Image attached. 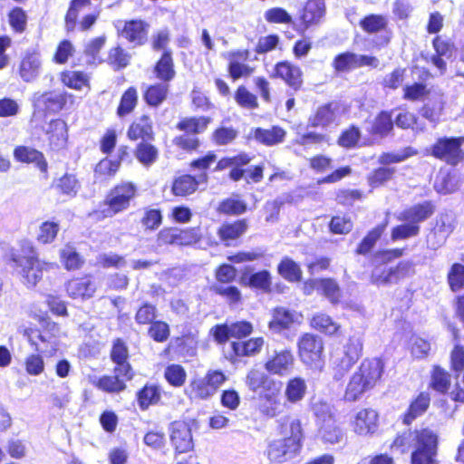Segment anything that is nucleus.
<instances>
[{
	"instance_id": "nucleus-43",
	"label": "nucleus",
	"mask_w": 464,
	"mask_h": 464,
	"mask_svg": "<svg viewBox=\"0 0 464 464\" xmlns=\"http://www.w3.org/2000/svg\"><path fill=\"white\" fill-rule=\"evenodd\" d=\"M216 282L211 291L223 296H232V266L227 264L218 266L215 271Z\"/></svg>"
},
{
	"instance_id": "nucleus-52",
	"label": "nucleus",
	"mask_w": 464,
	"mask_h": 464,
	"mask_svg": "<svg viewBox=\"0 0 464 464\" xmlns=\"http://www.w3.org/2000/svg\"><path fill=\"white\" fill-rule=\"evenodd\" d=\"M6 17L13 34H23L27 31L29 17L23 7L19 5L11 7L6 14Z\"/></svg>"
},
{
	"instance_id": "nucleus-26",
	"label": "nucleus",
	"mask_w": 464,
	"mask_h": 464,
	"mask_svg": "<svg viewBox=\"0 0 464 464\" xmlns=\"http://www.w3.org/2000/svg\"><path fill=\"white\" fill-rule=\"evenodd\" d=\"M394 122L392 120V111H379L370 127L367 129L369 136L368 142L365 144L372 145L377 140L384 139L392 133Z\"/></svg>"
},
{
	"instance_id": "nucleus-53",
	"label": "nucleus",
	"mask_w": 464,
	"mask_h": 464,
	"mask_svg": "<svg viewBox=\"0 0 464 464\" xmlns=\"http://www.w3.org/2000/svg\"><path fill=\"white\" fill-rule=\"evenodd\" d=\"M52 186L60 195L74 198L81 188V183L76 174L65 172Z\"/></svg>"
},
{
	"instance_id": "nucleus-22",
	"label": "nucleus",
	"mask_w": 464,
	"mask_h": 464,
	"mask_svg": "<svg viewBox=\"0 0 464 464\" xmlns=\"http://www.w3.org/2000/svg\"><path fill=\"white\" fill-rule=\"evenodd\" d=\"M38 102L45 115L54 114L72 107L75 103V96L65 91L60 92L49 91L41 94Z\"/></svg>"
},
{
	"instance_id": "nucleus-21",
	"label": "nucleus",
	"mask_w": 464,
	"mask_h": 464,
	"mask_svg": "<svg viewBox=\"0 0 464 464\" xmlns=\"http://www.w3.org/2000/svg\"><path fill=\"white\" fill-rule=\"evenodd\" d=\"M359 26L367 34L384 33L381 37L380 44L387 45L392 38V33L389 28L388 18L382 14H368L359 21Z\"/></svg>"
},
{
	"instance_id": "nucleus-4",
	"label": "nucleus",
	"mask_w": 464,
	"mask_h": 464,
	"mask_svg": "<svg viewBox=\"0 0 464 464\" xmlns=\"http://www.w3.org/2000/svg\"><path fill=\"white\" fill-rule=\"evenodd\" d=\"M130 357L127 343L122 338H115L109 352L110 361L113 364L111 374L100 376L94 382V386L109 394H120L125 392L128 382L136 376Z\"/></svg>"
},
{
	"instance_id": "nucleus-18",
	"label": "nucleus",
	"mask_w": 464,
	"mask_h": 464,
	"mask_svg": "<svg viewBox=\"0 0 464 464\" xmlns=\"http://www.w3.org/2000/svg\"><path fill=\"white\" fill-rule=\"evenodd\" d=\"M208 181L207 172H200L198 175L182 173L172 179L170 192L174 197L187 198L196 193L200 185H205Z\"/></svg>"
},
{
	"instance_id": "nucleus-13",
	"label": "nucleus",
	"mask_w": 464,
	"mask_h": 464,
	"mask_svg": "<svg viewBox=\"0 0 464 464\" xmlns=\"http://www.w3.org/2000/svg\"><path fill=\"white\" fill-rule=\"evenodd\" d=\"M90 5L91 0H70L68 9L64 14V29L66 33H73L76 30L87 32L92 28L99 19L100 11L86 14L79 21L81 10Z\"/></svg>"
},
{
	"instance_id": "nucleus-31",
	"label": "nucleus",
	"mask_w": 464,
	"mask_h": 464,
	"mask_svg": "<svg viewBox=\"0 0 464 464\" xmlns=\"http://www.w3.org/2000/svg\"><path fill=\"white\" fill-rule=\"evenodd\" d=\"M126 137L130 141L153 140L155 133L150 117L142 114L131 121L127 128Z\"/></svg>"
},
{
	"instance_id": "nucleus-16",
	"label": "nucleus",
	"mask_w": 464,
	"mask_h": 464,
	"mask_svg": "<svg viewBox=\"0 0 464 464\" xmlns=\"http://www.w3.org/2000/svg\"><path fill=\"white\" fill-rule=\"evenodd\" d=\"M270 78L281 80L294 92H299L304 88V72L301 67L288 60L276 63Z\"/></svg>"
},
{
	"instance_id": "nucleus-47",
	"label": "nucleus",
	"mask_w": 464,
	"mask_h": 464,
	"mask_svg": "<svg viewBox=\"0 0 464 464\" xmlns=\"http://www.w3.org/2000/svg\"><path fill=\"white\" fill-rule=\"evenodd\" d=\"M59 79L63 86L74 91L90 87V77L83 71L63 70L60 72Z\"/></svg>"
},
{
	"instance_id": "nucleus-34",
	"label": "nucleus",
	"mask_w": 464,
	"mask_h": 464,
	"mask_svg": "<svg viewBox=\"0 0 464 464\" xmlns=\"http://www.w3.org/2000/svg\"><path fill=\"white\" fill-rule=\"evenodd\" d=\"M246 383L250 391L258 394V397L263 396L264 393L275 391L276 387L281 385L280 382H276L270 375L258 369H251L247 372Z\"/></svg>"
},
{
	"instance_id": "nucleus-12",
	"label": "nucleus",
	"mask_w": 464,
	"mask_h": 464,
	"mask_svg": "<svg viewBox=\"0 0 464 464\" xmlns=\"http://www.w3.org/2000/svg\"><path fill=\"white\" fill-rule=\"evenodd\" d=\"M226 380L221 371H209L203 378H192L184 393L190 401H205L215 394Z\"/></svg>"
},
{
	"instance_id": "nucleus-35",
	"label": "nucleus",
	"mask_w": 464,
	"mask_h": 464,
	"mask_svg": "<svg viewBox=\"0 0 464 464\" xmlns=\"http://www.w3.org/2000/svg\"><path fill=\"white\" fill-rule=\"evenodd\" d=\"M46 136L49 147L53 150L64 149L68 141V127L62 119H53L48 123Z\"/></svg>"
},
{
	"instance_id": "nucleus-38",
	"label": "nucleus",
	"mask_w": 464,
	"mask_h": 464,
	"mask_svg": "<svg viewBox=\"0 0 464 464\" xmlns=\"http://www.w3.org/2000/svg\"><path fill=\"white\" fill-rule=\"evenodd\" d=\"M362 343L359 338L350 337L343 347V354L340 358L337 368L344 372H348L362 357Z\"/></svg>"
},
{
	"instance_id": "nucleus-62",
	"label": "nucleus",
	"mask_w": 464,
	"mask_h": 464,
	"mask_svg": "<svg viewBox=\"0 0 464 464\" xmlns=\"http://www.w3.org/2000/svg\"><path fill=\"white\" fill-rule=\"evenodd\" d=\"M138 105V91L135 86L127 88L121 96L120 102L116 109L118 117L122 118L130 115Z\"/></svg>"
},
{
	"instance_id": "nucleus-44",
	"label": "nucleus",
	"mask_w": 464,
	"mask_h": 464,
	"mask_svg": "<svg viewBox=\"0 0 464 464\" xmlns=\"http://www.w3.org/2000/svg\"><path fill=\"white\" fill-rule=\"evenodd\" d=\"M460 180L453 169L440 171L436 176L433 188L440 195H449L459 190Z\"/></svg>"
},
{
	"instance_id": "nucleus-58",
	"label": "nucleus",
	"mask_w": 464,
	"mask_h": 464,
	"mask_svg": "<svg viewBox=\"0 0 464 464\" xmlns=\"http://www.w3.org/2000/svg\"><path fill=\"white\" fill-rule=\"evenodd\" d=\"M41 61L34 53H26L21 60L19 64V75L21 78L29 82L33 81L39 73Z\"/></svg>"
},
{
	"instance_id": "nucleus-6",
	"label": "nucleus",
	"mask_w": 464,
	"mask_h": 464,
	"mask_svg": "<svg viewBox=\"0 0 464 464\" xmlns=\"http://www.w3.org/2000/svg\"><path fill=\"white\" fill-rule=\"evenodd\" d=\"M383 372L384 362L381 358L363 359L356 371L350 376L343 400L347 402L359 401L366 392L380 384Z\"/></svg>"
},
{
	"instance_id": "nucleus-59",
	"label": "nucleus",
	"mask_w": 464,
	"mask_h": 464,
	"mask_svg": "<svg viewBox=\"0 0 464 464\" xmlns=\"http://www.w3.org/2000/svg\"><path fill=\"white\" fill-rule=\"evenodd\" d=\"M120 169L119 161L104 157L94 166V178L100 181L111 180L117 175Z\"/></svg>"
},
{
	"instance_id": "nucleus-7",
	"label": "nucleus",
	"mask_w": 464,
	"mask_h": 464,
	"mask_svg": "<svg viewBox=\"0 0 464 464\" xmlns=\"http://www.w3.org/2000/svg\"><path fill=\"white\" fill-rule=\"evenodd\" d=\"M435 211L436 205L432 200H424L403 209L398 216V220L402 223L392 228V239L397 241L417 237L420 232V224L430 218Z\"/></svg>"
},
{
	"instance_id": "nucleus-27",
	"label": "nucleus",
	"mask_w": 464,
	"mask_h": 464,
	"mask_svg": "<svg viewBox=\"0 0 464 464\" xmlns=\"http://www.w3.org/2000/svg\"><path fill=\"white\" fill-rule=\"evenodd\" d=\"M431 396L427 391H421L411 398L405 411L401 415L403 425L410 426L418 418L423 416L430 407Z\"/></svg>"
},
{
	"instance_id": "nucleus-45",
	"label": "nucleus",
	"mask_w": 464,
	"mask_h": 464,
	"mask_svg": "<svg viewBox=\"0 0 464 464\" xmlns=\"http://www.w3.org/2000/svg\"><path fill=\"white\" fill-rule=\"evenodd\" d=\"M59 258L63 267L66 271H77L83 267L84 257L71 243H67L59 252Z\"/></svg>"
},
{
	"instance_id": "nucleus-63",
	"label": "nucleus",
	"mask_w": 464,
	"mask_h": 464,
	"mask_svg": "<svg viewBox=\"0 0 464 464\" xmlns=\"http://www.w3.org/2000/svg\"><path fill=\"white\" fill-rule=\"evenodd\" d=\"M249 56L250 52L248 50H240L234 53V81L240 78H248L255 72L256 67L246 63L249 60Z\"/></svg>"
},
{
	"instance_id": "nucleus-54",
	"label": "nucleus",
	"mask_w": 464,
	"mask_h": 464,
	"mask_svg": "<svg viewBox=\"0 0 464 464\" xmlns=\"http://www.w3.org/2000/svg\"><path fill=\"white\" fill-rule=\"evenodd\" d=\"M176 246L179 247L194 246L203 239L202 229L199 226L178 227Z\"/></svg>"
},
{
	"instance_id": "nucleus-51",
	"label": "nucleus",
	"mask_w": 464,
	"mask_h": 464,
	"mask_svg": "<svg viewBox=\"0 0 464 464\" xmlns=\"http://www.w3.org/2000/svg\"><path fill=\"white\" fill-rule=\"evenodd\" d=\"M240 284L264 293H269L272 285L271 275L267 270H261L251 275L244 274L240 277Z\"/></svg>"
},
{
	"instance_id": "nucleus-24",
	"label": "nucleus",
	"mask_w": 464,
	"mask_h": 464,
	"mask_svg": "<svg viewBox=\"0 0 464 464\" xmlns=\"http://www.w3.org/2000/svg\"><path fill=\"white\" fill-rule=\"evenodd\" d=\"M431 44L434 53L430 57V61L440 72H444L447 69V63L444 58L450 59L456 53L457 46L454 41L445 34L435 35Z\"/></svg>"
},
{
	"instance_id": "nucleus-39",
	"label": "nucleus",
	"mask_w": 464,
	"mask_h": 464,
	"mask_svg": "<svg viewBox=\"0 0 464 464\" xmlns=\"http://www.w3.org/2000/svg\"><path fill=\"white\" fill-rule=\"evenodd\" d=\"M155 77L169 83L176 76L175 63L171 50H164L152 68Z\"/></svg>"
},
{
	"instance_id": "nucleus-28",
	"label": "nucleus",
	"mask_w": 464,
	"mask_h": 464,
	"mask_svg": "<svg viewBox=\"0 0 464 464\" xmlns=\"http://www.w3.org/2000/svg\"><path fill=\"white\" fill-rule=\"evenodd\" d=\"M13 155L17 162L34 164L44 178H48V161L41 150L27 145H18L14 147Z\"/></svg>"
},
{
	"instance_id": "nucleus-60",
	"label": "nucleus",
	"mask_w": 464,
	"mask_h": 464,
	"mask_svg": "<svg viewBox=\"0 0 464 464\" xmlns=\"http://www.w3.org/2000/svg\"><path fill=\"white\" fill-rule=\"evenodd\" d=\"M396 169L393 167L380 166L373 169L367 175V183L372 188H378L385 186L389 181L393 179Z\"/></svg>"
},
{
	"instance_id": "nucleus-42",
	"label": "nucleus",
	"mask_w": 464,
	"mask_h": 464,
	"mask_svg": "<svg viewBox=\"0 0 464 464\" xmlns=\"http://www.w3.org/2000/svg\"><path fill=\"white\" fill-rule=\"evenodd\" d=\"M450 387V373L439 364L432 365L428 388L440 395H445L449 393Z\"/></svg>"
},
{
	"instance_id": "nucleus-36",
	"label": "nucleus",
	"mask_w": 464,
	"mask_h": 464,
	"mask_svg": "<svg viewBox=\"0 0 464 464\" xmlns=\"http://www.w3.org/2000/svg\"><path fill=\"white\" fill-rule=\"evenodd\" d=\"M281 385L276 387L275 391L264 393L259 397V411L268 418H275L284 412L285 402H283L280 397Z\"/></svg>"
},
{
	"instance_id": "nucleus-3",
	"label": "nucleus",
	"mask_w": 464,
	"mask_h": 464,
	"mask_svg": "<svg viewBox=\"0 0 464 464\" xmlns=\"http://www.w3.org/2000/svg\"><path fill=\"white\" fill-rule=\"evenodd\" d=\"M439 447L438 432L430 427H421L397 433L390 450L404 454L411 449V464H440Z\"/></svg>"
},
{
	"instance_id": "nucleus-37",
	"label": "nucleus",
	"mask_w": 464,
	"mask_h": 464,
	"mask_svg": "<svg viewBox=\"0 0 464 464\" xmlns=\"http://www.w3.org/2000/svg\"><path fill=\"white\" fill-rule=\"evenodd\" d=\"M286 134V130L279 125H273L268 129L256 127L252 130L255 140L266 147H273L283 143Z\"/></svg>"
},
{
	"instance_id": "nucleus-30",
	"label": "nucleus",
	"mask_w": 464,
	"mask_h": 464,
	"mask_svg": "<svg viewBox=\"0 0 464 464\" xmlns=\"http://www.w3.org/2000/svg\"><path fill=\"white\" fill-rule=\"evenodd\" d=\"M162 397V387L159 383L150 382H145L135 393V401L141 411L160 404Z\"/></svg>"
},
{
	"instance_id": "nucleus-64",
	"label": "nucleus",
	"mask_w": 464,
	"mask_h": 464,
	"mask_svg": "<svg viewBox=\"0 0 464 464\" xmlns=\"http://www.w3.org/2000/svg\"><path fill=\"white\" fill-rule=\"evenodd\" d=\"M447 284L450 290L458 293L464 289V265L459 262L451 264L447 272Z\"/></svg>"
},
{
	"instance_id": "nucleus-57",
	"label": "nucleus",
	"mask_w": 464,
	"mask_h": 464,
	"mask_svg": "<svg viewBox=\"0 0 464 464\" xmlns=\"http://www.w3.org/2000/svg\"><path fill=\"white\" fill-rule=\"evenodd\" d=\"M362 131L356 124L344 128L337 137V144L344 150L356 149L362 146Z\"/></svg>"
},
{
	"instance_id": "nucleus-49",
	"label": "nucleus",
	"mask_w": 464,
	"mask_h": 464,
	"mask_svg": "<svg viewBox=\"0 0 464 464\" xmlns=\"http://www.w3.org/2000/svg\"><path fill=\"white\" fill-rule=\"evenodd\" d=\"M265 340L261 336L234 341V356H256L261 352Z\"/></svg>"
},
{
	"instance_id": "nucleus-61",
	"label": "nucleus",
	"mask_w": 464,
	"mask_h": 464,
	"mask_svg": "<svg viewBox=\"0 0 464 464\" xmlns=\"http://www.w3.org/2000/svg\"><path fill=\"white\" fill-rule=\"evenodd\" d=\"M277 273L287 282L297 283L302 280L300 266L288 256H285L277 265Z\"/></svg>"
},
{
	"instance_id": "nucleus-33",
	"label": "nucleus",
	"mask_w": 464,
	"mask_h": 464,
	"mask_svg": "<svg viewBox=\"0 0 464 464\" xmlns=\"http://www.w3.org/2000/svg\"><path fill=\"white\" fill-rule=\"evenodd\" d=\"M309 326L328 337H340L343 335L342 325L324 312L314 313L308 321Z\"/></svg>"
},
{
	"instance_id": "nucleus-32",
	"label": "nucleus",
	"mask_w": 464,
	"mask_h": 464,
	"mask_svg": "<svg viewBox=\"0 0 464 464\" xmlns=\"http://www.w3.org/2000/svg\"><path fill=\"white\" fill-rule=\"evenodd\" d=\"M325 14V8L323 2L319 0H308L304 4L300 15V30L302 33L310 28L318 25Z\"/></svg>"
},
{
	"instance_id": "nucleus-56",
	"label": "nucleus",
	"mask_w": 464,
	"mask_h": 464,
	"mask_svg": "<svg viewBox=\"0 0 464 464\" xmlns=\"http://www.w3.org/2000/svg\"><path fill=\"white\" fill-rule=\"evenodd\" d=\"M198 332L188 331L173 339L177 352L181 355H195L198 344Z\"/></svg>"
},
{
	"instance_id": "nucleus-15",
	"label": "nucleus",
	"mask_w": 464,
	"mask_h": 464,
	"mask_svg": "<svg viewBox=\"0 0 464 464\" xmlns=\"http://www.w3.org/2000/svg\"><path fill=\"white\" fill-rule=\"evenodd\" d=\"M169 440L176 458L194 450L191 426L185 420H178L170 423Z\"/></svg>"
},
{
	"instance_id": "nucleus-50",
	"label": "nucleus",
	"mask_w": 464,
	"mask_h": 464,
	"mask_svg": "<svg viewBox=\"0 0 464 464\" xmlns=\"http://www.w3.org/2000/svg\"><path fill=\"white\" fill-rule=\"evenodd\" d=\"M131 54L121 44L109 49L105 63L115 72L121 71L130 63Z\"/></svg>"
},
{
	"instance_id": "nucleus-29",
	"label": "nucleus",
	"mask_w": 464,
	"mask_h": 464,
	"mask_svg": "<svg viewBox=\"0 0 464 464\" xmlns=\"http://www.w3.org/2000/svg\"><path fill=\"white\" fill-rule=\"evenodd\" d=\"M378 412L372 408L360 409L351 422L352 430L360 436L372 434L378 428Z\"/></svg>"
},
{
	"instance_id": "nucleus-55",
	"label": "nucleus",
	"mask_w": 464,
	"mask_h": 464,
	"mask_svg": "<svg viewBox=\"0 0 464 464\" xmlns=\"http://www.w3.org/2000/svg\"><path fill=\"white\" fill-rule=\"evenodd\" d=\"M307 391V385L304 378L300 376L290 378L285 384V396L286 401L296 404L301 401Z\"/></svg>"
},
{
	"instance_id": "nucleus-19",
	"label": "nucleus",
	"mask_w": 464,
	"mask_h": 464,
	"mask_svg": "<svg viewBox=\"0 0 464 464\" xmlns=\"http://www.w3.org/2000/svg\"><path fill=\"white\" fill-rule=\"evenodd\" d=\"M413 273L411 261H400L395 266L387 269H374L370 276L371 282L376 285L397 284Z\"/></svg>"
},
{
	"instance_id": "nucleus-8",
	"label": "nucleus",
	"mask_w": 464,
	"mask_h": 464,
	"mask_svg": "<svg viewBox=\"0 0 464 464\" xmlns=\"http://www.w3.org/2000/svg\"><path fill=\"white\" fill-rule=\"evenodd\" d=\"M289 428V436L274 440L268 444L266 454L271 461L282 463L300 452L304 439L301 420L298 419L293 420Z\"/></svg>"
},
{
	"instance_id": "nucleus-17",
	"label": "nucleus",
	"mask_w": 464,
	"mask_h": 464,
	"mask_svg": "<svg viewBox=\"0 0 464 464\" xmlns=\"http://www.w3.org/2000/svg\"><path fill=\"white\" fill-rule=\"evenodd\" d=\"M150 24L140 18L125 20L117 34L133 46H143L149 40Z\"/></svg>"
},
{
	"instance_id": "nucleus-1",
	"label": "nucleus",
	"mask_w": 464,
	"mask_h": 464,
	"mask_svg": "<svg viewBox=\"0 0 464 464\" xmlns=\"http://www.w3.org/2000/svg\"><path fill=\"white\" fill-rule=\"evenodd\" d=\"M32 317L39 324V327L25 326L22 334L35 353L27 354L24 359L23 365L27 375L40 376L45 371L43 353L49 348L56 351L60 325L53 321L46 312L41 314H33Z\"/></svg>"
},
{
	"instance_id": "nucleus-40",
	"label": "nucleus",
	"mask_w": 464,
	"mask_h": 464,
	"mask_svg": "<svg viewBox=\"0 0 464 464\" xmlns=\"http://www.w3.org/2000/svg\"><path fill=\"white\" fill-rule=\"evenodd\" d=\"M317 292L333 305L339 304L343 299V290L333 277H321L314 281Z\"/></svg>"
},
{
	"instance_id": "nucleus-2",
	"label": "nucleus",
	"mask_w": 464,
	"mask_h": 464,
	"mask_svg": "<svg viewBox=\"0 0 464 464\" xmlns=\"http://www.w3.org/2000/svg\"><path fill=\"white\" fill-rule=\"evenodd\" d=\"M4 259L27 288H34L43 280L44 272L53 267L51 262L41 259L37 247L27 237L11 246Z\"/></svg>"
},
{
	"instance_id": "nucleus-46",
	"label": "nucleus",
	"mask_w": 464,
	"mask_h": 464,
	"mask_svg": "<svg viewBox=\"0 0 464 464\" xmlns=\"http://www.w3.org/2000/svg\"><path fill=\"white\" fill-rule=\"evenodd\" d=\"M150 141H140L133 150L137 161L146 168L152 166L159 160L160 156L158 147Z\"/></svg>"
},
{
	"instance_id": "nucleus-48",
	"label": "nucleus",
	"mask_w": 464,
	"mask_h": 464,
	"mask_svg": "<svg viewBox=\"0 0 464 464\" xmlns=\"http://www.w3.org/2000/svg\"><path fill=\"white\" fill-rule=\"evenodd\" d=\"M320 434L322 440L329 444L339 443L344 435L343 429L333 414H329L324 419L320 427Z\"/></svg>"
},
{
	"instance_id": "nucleus-5",
	"label": "nucleus",
	"mask_w": 464,
	"mask_h": 464,
	"mask_svg": "<svg viewBox=\"0 0 464 464\" xmlns=\"http://www.w3.org/2000/svg\"><path fill=\"white\" fill-rule=\"evenodd\" d=\"M139 196V187L132 180H121L111 187L100 202L101 208L92 209L88 216L95 221L111 218L130 208Z\"/></svg>"
},
{
	"instance_id": "nucleus-10",
	"label": "nucleus",
	"mask_w": 464,
	"mask_h": 464,
	"mask_svg": "<svg viewBox=\"0 0 464 464\" xmlns=\"http://www.w3.org/2000/svg\"><path fill=\"white\" fill-rule=\"evenodd\" d=\"M464 136H442L430 147V155L450 167L464 163Z\"/></svg>"
},
{
	"instance_id": "nucleus-20",
	"label": "nucleus",
	"mask_w": 464,
	"mask_h": 464,
	"mask_svg": "<svg viewBox=\"0 0 464 464\" xmlns=\"http://www.w3.org/2000/svg\"><path fill=\"white\" fill-rule=\"evenodd\" d=\"M64 287L67 295L73 300H88L93 297L97 291L96 281L91 274L70 278L66 281Z\"/></svg>"
},
{
	"instance_id": "nucleus-11",
	"label": "nucleus",
	"mask_w": 464,
	"mask_h": 464,
	"mask_svg": "<svg viewBox=\"0 0 464 464\" xmlns=\"http://www.w3.org/2000/svg\"><path fill=\"white\" fill-rule=\"evenodd\" d=\"M300 361L311 369H319L324 363V342L313 333H304L297 340Z\"/></svg>"
},
{
	"instance_id": "nucleus-14",
	"label": "nucleus",
	"mask_w": 464,
	"mask_h": 464,
	"mask_svg": "<svg viewBox=\"0 0 464 464\" xmlns=\"http://www.w3.org/2000/svg\"><path fill=\"white\" fill-rule=\"evenodd\" d=\"M255 156L240 152L234 156V181L244 180L247 184L259 183L264 178L263 164L249 166Z\"/></svg>"
},
{
	"instance_id": "nucleus-23",
	"label": "nucleus",
	"mask_w": 464,
	"mask_h": 464,
	"mask_svg": "<svg viewBox=\"0 0 464 464\" xmlns=\"http://www.w3.org/2000/svg\"><path fill=\"white\" fill-rule=\"evenodd\" d=\"M342 103L339 101H329L316 107L308 118L311 128H326L341 114Z\"/></svg>"
},
{
	"instance_id": "nucleus-9",
	"label": "nucleus",
	"mask_w": 464,
	"mask_h": 464,
	"mask_svg": "<svg viewBox=\"0 0 464 464\" xmlns=\"http://www.w3.org/2000/svg\"><path fill=\"white\" fill-rule=\"evenodd\" d=\"M211 122L208 116H190L181 118L175 125V128L182 131V134L175 136L172 143L180 150L192 153L198 150L200 140L197 137L198 133L205 131Z\"/></svg>"
},
{
	"instance_id": "nucleus-25",
	"label": "nucleus",
	"mask_w": 464,
	"mask_h": 464,
	"mask_svg": "<svg viewBox=\"0 0 464 464\" xmlns=\"http://www.w3.org/2000/svg\"><path fill=\"white\" fill-rule=\"evenodd\" d=\"M295 355L290 348L275 353L266 359L264 367L269 374L285 376L291 372L295 365Z\"/></svg>"
},
{
	"instance_id": "nucleus-41",
	"label": "nucleus",
	"mask_w": 464,
	"mask_h": 464,
	"mask_svg": "<svg viewBox=\"0 0 464 464\" xmlns=\"http://www.w3.org/2000/svg\"><path fill=\"white\" fill-rule=\"evenodd\" d=\"M169 94V84L164 82H158L148 84L142 92L144 102L150 108L160 107L167 101Z\"/></svg>"
}]
</instances>
